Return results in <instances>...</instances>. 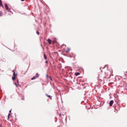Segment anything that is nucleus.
Returning a JSON list of instances; mask_svg holds the SVG:
<instances>
[{"mask_svg": "<svg viewBox=\"0 0 127 127\" xmlns=\"http://www.w3.org/2000/svg\"><path fill=\"white\" fill-rule=\"evenodd\" d=\"M39 76V75L38 73H36V75L35 76H33L31 78L32 80H33L35 79L36 78L38 77Z\"/></svg>", "mask_w": 127, "mask_h": 127, "instance_id": "f257e3e1", "label": "nucleus"}, {"mask_svg": "<svg viewBox=\"0 0 127 127\" xmlns=\"http://www.w3.org/2000/svg\"><path fill=\"white\" fill-rule=\"evenodd\" d=\"M106 67L107 69L108 68V66L106 65H105L103 67H100V70H101V71L102 72V70L101 69H104Z\"/></svg>", "mask_w": 127, "mask_h": 127, "instance_id": "f03ea898", "label": "nucleus"}, {"mask_svg": "<svg viewBox=\"0 0 127 127\" xmlns=\"http://www.w3.org/2000/svg\"><path fill=\"white\" fill-rule=\"evenodd\" d=\"M50 65L51 66L52 68V69H55L56 67L55 66V65H54V64H50Z\"/></svg>", "mask_w": 127, "mask_h": 127, "instance_id": "7ed1b4c3", "label": "nucleus"}, {"mask_svg": "<svg viewBox=\"0 0 127 127\" xmlns=\"http://www.w3.org/2000/svg\"><path fill=\"white\" fill-rule=\"evenodd\" d=\"M114 102V101L113 100H111L110 101L109 103V105L110 106H112Z\"/></svg>", "mask_w": 127, "mask_h": 127, "instance_id": "20e7f679", "label": "nucleus"}, {"mask_svg": "<svg viewBox=\"0 0 127 127\" xmlns=\"http://www.w3.org/2000/svg\"><path fill=\"white\" fill-rule=\"evenodd\" d=\"M5 8L6 10H10V9L8 7V5L6 4H5Z\"/></svg>", "mask_w": 127, "mask_h": 127, "instance_id": "39448f33", "label": "nucleus"}, {"mask_svg": "<svg viewBox=\"0 0 127 127\" xmlns=\"http://www.w3.org/2000/svg\"><path fill=\"white\" fill-rule=\"evenodd\" d=\"M46 95L47 97H49L50 99H52V96L50 95H49L47 94H46Z\"/></svg>", "mask_w": 127, "mask_h": 127, "instance_id": "423d86ee", "label": "nucleus"}, {"mask_svg": "<svg viewBox=\"0 0 127 127\" xmlns=\"http://www.w3.org/2000/svg\"><path fill=\"white\" fill-rule=\"evenodd\" d=\"M74 74L76 76H77L78 75H80V73L79 72H75V73Z\"/></svg>", "mask_w": 127, "mask_h": 127, "instance_id": "0eeeda50", "label": "nucleus"}, {"mask_svg": "<svg viewBox=\"0 0 127 127\" xmlns=\"http://www.w3.org/2000/svg\"><path fill=\"white\" fill-rule=\"evenodd\" d=\"M47 41L49 44H51V42L52 41L50 39H48Z\"/></svg>", "mask_w": 127, "mask_h": 127, "instance_id": "6e6552de", "label": "nucleus"}, {"mask_svg": "<svg viewBox=\"0 0 127 127\" xmlns=\"http://www.w3.org/2000/svg\"><path fill=\"white\" fill-rule=\"evenodd\" d=\"M66 67H67L68 68V69H67V70H68L69 69L71 71L72 70V69L70 67H68L67 66H66L65 67V68Z\"/></svg>", "mask_w": 127, "mask_h": 127, "instance_id": "1a4fd4ad", "label": "nucleus"}, {"mask_svg": "<svg viewBox=\"0 0 127 127\" xmlns=\"http://www.w3.org/2000/svg\"><path fill=\"white\" fill-rule=\"evenodd\" d=\"M17 75V73H15V72H14L13 73V76H16Z\"/></svg>", "mask_w": 127, "mask_h": 127, "instance_id": "9d476101", "label": "nucleus"}, {"mask_svg": "<svg viewBox=\"0 0 127 127\" xmlns=\"http://www.w3.org/2000/svg\"><path fill=\"white\" fill-rule=\"evenodd\" d=\"M70 50V49L69 48H68L67 50H66L65 52L66 53H68V52Z\"/></svg>", "mask_w": 127, "mask_h": 127, "instance_id": "9b49d317", "label": "nucleus"}, {"mask_svg": "<svg viewBox=\"0 0 127 127\" xmlns=\"http://www.w3.org/2000/svg\"><path fill=\"white\" fill-rule=\"evenodd\" d=\"M12 79L13 80H15L16 79L15 76H12Z\"/></svg>", "mask_w": 127, "mask_h": 127, "instance_id": "f8f14e48", "label": "nucleus"}, {"mask_svg": "<svg viewBox=\"0 0 127 127\" xmlns=\"http://www.w3.org/2000/svg\"><path fill=\"white\" fill-rule=\"evenodd\" d=\"M44 58L45 60H47V57L46 56V55L45 54H44Z\"/></svg>", "mask_w": 127, "mask_h": 127, "instance_id": "ddd939ff", "label": "nucleus"}, {"mask_svg": "<svg viewBox=\"0 0 127 127\" xmlns=\"http://www.w3.org/2000/svg\"><path fill=\"white\" fill-rule=\"evenodd\" d=\"M14 85H15L17 87H18V85H17V84L16 82H14Z\"/></svg>", "mask_w": 127, "mask_h": 127, "instance_id": "4468645a", "label": "nucleus"}, {"mask_svg": "<svg viewBox=\"0 0 127 127\" xmlns=\"http://www.w3.org/2000/svg\"><path fill=\"white\" fill-rule=\"evenodd\" d=\"M46 77L47 78H49V77H50V76H49L48 75V74H47L46 75Z\"/></svg>", "mask_w": 127, "mask_h": 127, "instance_id": "2eb2a0df", "label": "nucleus"}, {"mask_svg": "<svg viewBox=\"0 0 127 127\" xmlns=\"http://www.w3.org/2000/svg\"><path fill=\"white\" fill-rule=\"evenodd\" d=\"M97 79H98V80H100V81H102V80H101V79H99V77H97Z\"/></svg>", "mask_w": 127, "mask_h": 127, "instance_id": "dca6fc26", "label": "nucleus"}, {"mask_svg": "<svg viewBox=\"0 0 127 127\" xmlns=\"http://www.w3.org/2000/svg\"><path fill=\"white\" fill-rule=\"evenodd\" d=\"M2 12L1 11H0V16H1L2 15Z\"/></svg>", "mask_w": 127, "mask_h": 127, "instance_id": "f3484780", "label": "nucleus"}, {"mask_svg": "<svg viewBox=\"0 0 127 127\" xmlns=\"http://www.w3.org/2000/svg\"><path fill=\"white\" fill-rule=\"evenodd\" d=\"M36 33L38 35H39V32L38 31H37Z\"/></svg>", "mask_w": 127, "mask_h": 127, "instance_id": "a211bd4d", "label": "nucleus"}, {"mask_svg": "<svg viewBox=\"0 0 127 127\" xmlns=\"http://www.w3.org/2000/svg\"><path fill=\"white\" fill-rule=\"evenodd\" d=\"M7 117H7V120H9V119H10V116H7Z\"/></svg>", "mask_w": 127, "mask_h": 127, "instance_id": "6ab92c4d", "label": "nucleus"}, {"mask_svg": "<svg viewBox=\"0 0 127 127\" xmlns=\"http://www.w3.org/2000/svg\"><path fill=\"white\" fill-rule=\"evenodd\" d=\"M49 78H50V80H53L51 78V77H49Z\"/></svg>", "mask_w": 127, "mask_h": 127, "instance_id": "aec40b11", "label": "nucleus"}, {"mask_svg": "<svg viewBox=\"0 0 127 127\" xmlns=\"http://www.w3.org/2000/svg\"><path fill=\"white\" fill-rule=\"evenodd\" d=\"M11 115V114H10V113H9L8 114V116H10V115Z\"/></svg>", "mask_w": 127, "mask_h": 127, "instance_id": "412c9836", "label": "nucleus"}, {"mask_svg": "<svg viewBox=\"0 0 127 127\" xmlns=\"http://www.w3.org/2000/svg\"><path fill=\"white\" fill-rule=\"evenodd\" d=\"M127 73V71H126V72L124 74V75H126V74Z\"/></svg>", "mask_w": 127, "mask_h": 127, "instance_id": "4be33fe9", "label": "nucleus"}, {"mask_svg": "<svg viewBox=\"0 0 127 127\" xmlns=\"http://www.w3.org/2000/svg\"><path fill=\"white\" fill-rule=\"evenodd\" d=\"M17 83L19 84V81L18 79H17Z\"/></svg>", "mask_w": 127, "mask_h": 127, "instance_id": "5701e85b", "label": "nucleus"}, {"mask_svg": "<svg viewBox=\"0 0 127 127\" xmlns=\"http://www.w3.org/2000/svg\"><path fill=\"white\" fill-rule=\"evenodd\" d=\"M11 110H10L9 111V113H11Z\"/></svg>", "mask_w": 127, "mask_h": 127, "instance_id": "b1692460", "label": "nucleus"}, {"mask_svg": "<svg viewBox=\"0 0 127 127\" xmlns=\"http://www.w3.org/2000/svg\"><path fill=\"white\" fill-rule=\"evenodd\" d=\"M21 99L22 100H24V97H22L21 98Z\"/></svg>", "mask_w": 127, "mask_h": 127, "instance_id": "393cba45", "label": "nucleus"}, {"mask_svg": "<svg viewBox=\"0 0 127 127\" xmlns=\"http://www.w3.org/2000/svg\"><path fill=\"white\" fill-rule=\"evenodd\" d=\"M45 62L46 63H48V61L47 60Z\"/></svg>", "mask_w": 127, "mask_h": 127, "instance_id": "a878e982", "label": "nucleus"}, {"mask_svg": "<svg viewBox=\"0 0 127 127\" xmlns=\"http://www.w3.org/2000/svg\"><path fill=\"white\" fill-rule=\"evenodd\" d=\"M12 72H13V73L14 72H15L14 70H13Z\"/></svg>", "mask_w": 127, "mask_h": 127, "instance_id": "bb28decb", "label": "nucleus"}, {"mask_svg": "<svg viewBox=\"0 0 127 127\" xmlns=\"http://www.w3.org/2000/svg\"><path fill=\"white\" fill-rule=\"evenodd\" d=\"M25 0H21V1H24Z\"/></svg>", "mask_w": 127, "mask_h": 127, "instance_id": "cd10ccee", "label": "nucleus"}, {"mask_svg": "<svg viewBox=\"0 0 127 127\" xmlns=\"http://www.w3.org/2000/svg\"><path fill=\"white\" fill-rule=\"evenodd\" d=\"M82 82H84V81H82Z\"/></svg>", "mask_w": 127, "mask_h": 127, "instance_id": "c85d7f7f", "label": "nucleus"}, {"mask_svg": "<svg viewBox=\"0 0 127 127\" xmlns=\"http://www.w3.org/2000/svg\"><path fill=\"white\" fill-rule=\"evenodd\" d=\"M54 53H57L56 52H55Z\"/></svg>", "mask_w": 127, "mask_h": 127, "instance_id": "c756f323", "label": "nucleus"}, {"mask_svg": "<svg viewBox=\"0 0 127 127\" xmlns=\"http://www.w3.org/2000/svg\"><path fill=\"white\" fill-rule=\"evenodd\" d=\"M82 80H80V82H81V81Z\"/></svg>", "mask_w": 127, "mask_h": 127, "instance_id": "7c9ffc66", "label": "nucleus"}, {"mask_svg": "<svg viewBox=\"0 0 127 127\" xmlns=\"http://www.w3.org/2000/svg\"><path fill=\"white\" fill-rule=\"evenodd\" d=\"M66 119H65V121H66Z\"/></svg>", "mask_w": 127, "mask_h": 127, "instance_id": "2f4dec72", "label": "nucleus"}, {"mask_svg": "<svg viewBox=\"0 0 127 127\" xmlns=\"http://www.w3.org/2000/svg\"><path fill=\"white\" fill-rule=\"evenodd\" d=\"M1 125L0 124V127L1 126Z\"/></svg>", "mask_w": 127, "mask_h": 127, "instance_id": "473e14b6", "label": "nucleus"}, {"mask_svg": "<svg viewBox=\"0 0 127 127\" xmlns=\"http://www.w3.org/2000/svg\"><path fill=\"white\" fill-rule=\"evenodd\" d=\"M1 99V97H0V99Z\"/></svg>", "mask_w": 127, "mask_h": 127, "instance_id": "72a5a7b5", "label": "nucleus"}, {"mask_svg": "<svg viewBox=\"0 0 127 127\" xmlns=\"http://www.w3.org/2000/svg\"><path fill=\"white\" fill-rule=\"evenodd\" d=\"M61 64H60L61 65Z\"/></svg>", "mask_w": 127, "mask_h": 127, "instance_id": "f704fd0d", "label": "nucleus"}]
</instances>
